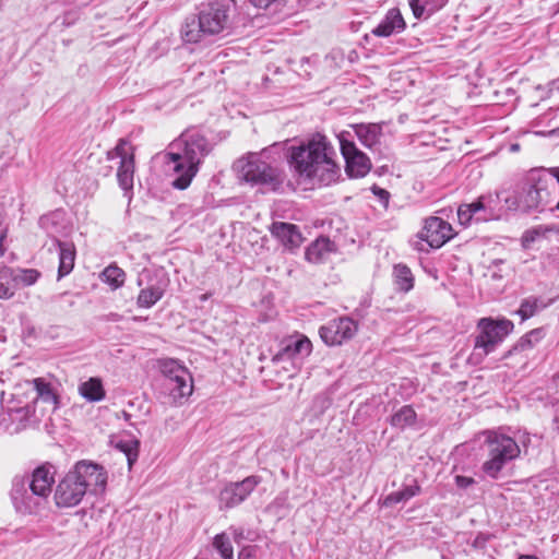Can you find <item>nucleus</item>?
<instances>
[{"mask_svg":"<svg viewBox=\"0 0 559 559\" xmlns=\"http://www.w3.org/2000/svg\"><path fill=\"white\" fill-rule=\"evenodd\" d=\"M453 237L452 226L440 217L431 216L425 221L419 238L431 248H440Z\"/></svg>","mask_w":559,"mask_h":559,"instance_id":"obj_16","label":"nucleus"},{"mask_svg":"<svg viewBox=\"0 0 559 559\" xmlns=\"http://www.w3.org/2000/svg\"><path fill=\"white\" fill-rule=\"evenodd\" d=\"M400 491L401 496H403L404 501H407L420 491V487L416 481H414L413 485L405 486Z\"/></svg>","mask_w":559,"mask_h":559,"instance_id":"obj_40","label":"nucleus"},{"mask_svg":"<svg viewBox=\"0 0 559 559\" xmlns=\"http://www.w3.org/2000/svg\"><path fill=\"white\" fill-rule=\"evenodd\" d=\"M554 86L559 90V78L552 82Z\"/></svg>","mask_w":559,"mask_h":559,"instance_id":"obj_48","label":"nucleus"},{"mask_svg":"<svg viewBox=\"0 0 559 559\" xmlns=\"http://www.w3.org/2000/svg\"><path fill=\"white\" fill-rule=\"evenodd\" d=\"M53 484V476L48 468L40 466L37 467L32 477L28 478V487L33 495L39 500H45L51 492V486Z\"/></svg>","mask_w":559,"mask_h":559,"instance_id":"obj_21","label":"nucleus"},{"mask_svg":"<svg viewBox=\"0 0 559 559\" xmlns=\"http://www.w3.org/2000/svg\"><path fill=\"white\" fill-rule=\"evenodd\" d=\"M13 269L8 266L0 267V299H10L17 290Z\"/></svg>","mask_w":559,"mask_h":559,"instance_id":"obj_27","label":"nucleus"},{"mask_svg":"<svg viewBox=\"0 0 559 559\" xmlns=\"http://www.w3.org/2000/svg\"><path fill=\"white\" fill-rule=\"evenodd\" d=\"M2 241H3V240H0V257H2V255H3V252H4V250H3V248H2Z\"/></svg>","mask_w":559,"mask_h":559,"instance_id":"obj_49","label":"nucleus"},{"mask_svg":"<svg viewBox=\"0 0 559 559\" xmlns=\"http://www.w3.org/2000/svg\"><path fill=\"white\" fill-rule=\"evenodd\" d=\"M406 24L397 8L390 9L382 21L371 31L377 37H389L404 31Z\"/></svg>","mask_w":559,"mask_h":559,"instance_id":"obj_20","label":"nucleus"},{"mask_svg":"<svg viewBox=\"0 0 559 559\" xmlns=\"http://www.w3.org/2000/svg\"><path fill=\"white\" fill-rule=\"evenodd\" d=\"M358 324L348 317H341L329 321L319 330L321 340L329 346L341 345L353 338L357 333Z\"/></svg>","mask_w":559,"mask_h":559,"instance_id":"obj_12","label":"nucleus"},{"mask_svg":"<svg viewBox=\"0 0 559 559\" xmlns=\"http://www.w3.org/2000/svg\"><path fill=\"white\" fill-rule=\"evenodd\" d=\"M136 284L139 287L146 284L145 287L141 288L138 295L136 305L140 308H151L163 298L168 285V280L165 277L153 278L152 272L144 269L139 274Z\"/></svg>","mask_w":559,"mask_h":559,"instance_id":"obj_11","label":"nucleus"},{"mask_svg":"<svg viewBox=\"0 0 559 559\" xmlns=\"http://www.w3.org/2000/svg\"><path fill=\"white\" fill-rule=\"evenodd\" d=\"M485 435L488 459L483 464V471L487 476L497 478L502 468L520 455L521 450L516 441L507 435L497 431H486Z\"/></svg>","mask_w":559,"mask_h":559,"instance_id":"obj_6","label":"nucleus"},{"mask_svg":"<svg viewBox=\"0 0 559 559\" xmlns=\"http://www.w3.org/2000/svg\"><path fill=\"white\" fill-rule=\"evenodd\" d=\"M211 150L205 136L198 132H185L174 140L165 154L166 164L177 176L173 187L179 190L187 189Z\"/></svg>","mask_w":559,"mask_h":559,"instance_id":"obj_2","label":"nucleus"},{"mask_svg":"<svg viewBox=\"0 0 559 559\" xmlns=\"http://www.w3.org/2000/svg\"><path fill=\"white\" fill-rule=\"evenodd\" d=\"M394 283L400 292L407 293L414 287V276L408 266L396 264L393 269Z\"/></svg>","mask_w":559,"mask_h":559,"instance_id":"obj_29","label":"nucleus"},{"mask_svg":"<svg viewBox=\"0 0 559 559\" xmlns=\"http://www.w3.org/2000/svg\"><path fill=\"white\" fill-rule=\"evenodd\" d=\"M336 250L333 241L328 237H319L306 250V259L311 263H322L326 261L332 252Z\"/></svg>","mask_w":559,"mask_h":559,"instance_id":"obj_23","label":"nucleus"},{"mask_svg":"<svg viewBox=\"0 0 559 559\" xmlns=\"http://www.w3.org/2000/svg\"><path fill=\"white\" fill-rule=\"evenodd\" d=\"M372 191H373V193H374L376 195H378L381 200H385V201H388V200H389L390 193H389L386 190H384V189H382V188L373 187Z\"/></svg>","mask_w":559,"mask_h":559,"instance_id":"obj_44","label":"nucleus"},{"mask_svg":"<svg viewBox=\"0 0 559 559\" xmlns=\"http://www.w3.org/2000/svg\"><path fill=\"white\" fill-rule=\"evenodd\" d=\"M107 484L105 468L91 461H80L59 481L55 489V502L58 508H73L80 504L84 496L103 492Z\"/></svg>","mask_w":559,"mask_h":559,"instance_id":"obj_4","label":"nucleus"},{"mask_svg":"<svg viewBox=\"0 0 559 559\" xmlns=\"http://www.w3.org/2000/svg\"><path fill=\"white\" fill-rule=\"evenodd\" d=\"M34 414V409L32 406L26 405L19 408L10 409V417L12 421H17V425L12 429L13 432H19L21 429L25 428L29 423L31 417Z\"/></svg>","mask_w":559,"mask_h":559,"instance_id":"obj_31","label":"nucleus"},{"mask_svg":"<svg viewBox=\"0 0 559 559\" xmlns=\"http://www.w3.org/2000/svg\"><path fill=\"white\" fill-rule=\"evenodd\" d=\"M544 337V331L542 329H534L526 333L520 341L513 346L512 352L525 350L534 347Z\"/></svg>","mask_w":559,"mask_h":559,"instance_id":"obj_33","label":"nucleus"},{"mask_svg":"<svg viewBox=\"0 0 559 559\" xmlns=\"http://www.w3.org/2000/svg\"><path fill=\"white\" fill-rule=\"evenodd\" d=\"M39 226L50 236L58 239V236L66 235L67 231V221L66 213L63 211H53L49 214L43 215L39 218Z\"/></svg>","mask_w":559,"mask_h":559,"instance_id":"obj_22","label":"nucleus"},{"mask_svg":"<svg viewBox=\"0 0 559 559\" xmlns=\"http://www.w3.org/2000/svg\"><path fill=\"white\" fill-rule=\"evenodd\" d=\"M543 308H545V305L538 298L530 297L521 302L518 313L521 316L522 320H526Z\"/></svg>","mask_w":559,"mask_h":559,"instance_id":"obj_38","label":"nucleus"},{"mask_svg":"<svg viewBox=\"0 0 559 559\" xmlns=\"http://www.w3.org/2000/svg\"><path fill=\"white\" fill-rule=\"evenodd\" d=\"M213 547L219 556V558L215 559H234L233 545L225 533L218 534L214 537Z\"/></svg>","mask_w":559,"mask_h":559,"instance_id":"obj_32","label":"nucleus"},{"mask_svg":"<svg viewBox=\"0 0 559 559\" xmlns=\"http://www.w3.org/2000/svg\"><path fill=\"white\" fill-rule=\"evenodd\" d=\"M243 552H245V550L239 552L238 559H243Z\"/></svg>","mask_w":559,"mask_h":559,"instance_id":"obj_51","label":"nucleus"},{"mask_svg":"<svg viewBox=\"0 0 559 559\" xmlns=\"http://www.w3.org/2000/svg\"><path fill=\"white\" fill-rule=\"evenodd\" d=\"M270 231L288 249L298 248L304 241L298 227L290 223L274 222L270 227Z\"/></svg>","mask_w":559,"mask_h":559,"instance_id":"obj_19","label":"nucleus"},{"mask_svg":"<svg viewBox=\"0 0 559 559\" xmlns=\"http://www.w3.org/2000/svg\"><path fill=\"white\" fill-rule=\"evenodd\" d=\"M404 502L403 496H401V491H395L388 495L383 500V506L392 507L396 503Z\"/></svg>","mask_w":559,"mask_h":559,"instance_id":"obj_41","label":"nucleus"},{"mask_svg":"<svg viewBox=\"0 0 559 559\" xmlns=\"http://www.w3.org/2000/svg\"><path fill=\"white\" fill-rule=\"evenodd\" d=\"M254 7L266 9L276 0H249Z\"/></svg>","mask_w":559,"mask_h":559,"instance_id":"obj_43","label":"nucleus"},{"mask_svg":"<svg viewBox=\"0 0 559 559\" xmlns=\"http://www.w3.org/2000/svg\"><path fill=\"white\" fill-rule=\"evenodd\" d=\"M504 202L509 210L523 212L559 210V167L531 171L520 191Z\"/></svg>","mask_w":559,"mask_h":559,"instance_id":"obj_3","label":"nucleus"},{"mask_svg":"<svg viewBox=\"0 0 559 559\" xmlns=\"http://www.w3.org/2000/svg\"><path fill=\"white\" fill-rule=\"evenodd\" d=\"M5 231H7V229L3 225V216L0 213V240H3L5 238Z\"/></svg>","mask_w":559,"mask_h":559,"instance_id":"obj_45","label":"nucleus"},{"mask_svg":"<svg viewBox=\"0 0 559 559\" xmlns=\"http://www.w3.org/2000/svg\"><path fill=\"white\" fill-rule=\"evenodd\" d=\"M511 148H512V151H518L519 150V144H513Z\"/></svg>","mask_w":559,"mask_h":559,"instance_id":"obj_50","label":"nucleus"},{"mask_svg":"<svg viewBox=\"0 0 559 559\" xmlns=\"http://www.w3.org/2000/svg\"><path fill=\"white\" fill-rule=\"evenodd\" d=\"M510 320L495 321L491 318H483L478 321V335L475 337L473 356L483 359L495 350L496 346L513 330Z\"/></svg>","mask_w":559,"mask_h":559,"instance_id":"obj_9","label":"nucleus"},{"mask_svg":"<svg viewBox=\"0 0 559 559\" xmlns=\"http://www.w3.org/2000/svg\"><path fill=\"white\" fill-rule=\"evenodd\" d=\"M13 275L17 288L31 286L35 284L40 276V273L35 269H19L13 270Z\"/></svg>","mask_w":559,"mask_h":559,"instance_id":"obj_35","label":"nucleus"},{"mask_svg":"<svg viewBox=\"0 0 559 559\" xmlns=\"http://www.w3.org/2000/svg\"><path fill=\"white\" fill-rule=\"evenodd\" d=\"M234 0H207L189 15L182 27L181 36L188 43H199L207 36L217 35L229 27Z\"/></svg>","mask_w":559,"mask_h":559,"instance_id":"obj_5","label":"nucleus"},{"mask_svg":"<svg viewBox=\"0 0 559 559\" xmlns=\"http://www.w3.org/2000/svg\"><path fill=\"white\" fill-rule=\"evenodd\" d=\"M32 382L36 390L37 399H40L44 403L51 404L53 408H56L59 403V397L52 385L44 378H35Z\"/></svg>","mask_w":559,"mask_h":559,"instance_id":"obj_28","label":"nucleus"},{"mask_svg":"<svg viewBox=\"0 0 559 559\" xmlns=\"http://www.w3.org/2000/svg\"><path fill=\"white\" fill-rule=\"evenodd\" d=\"M518 559H538L534 555H521Z\"/></svg>","mask_w":559,"mask_h":559,"instance_id":"obj_46","label":"nucleus"},{"mask_svg":"<svg viewBox=\"0 0 559 559\" xmlns=\"http://www.w3.org/2000/svg\"><path fill=\"white\" fill-rule=\"evenodd\" d=\"M490 198L480 197L476 201L462 204L457 209V218L461 225L467 226L473 219L476 222H487L497 217L495 209L491 206Z\"/></svg>","mask_w":559,"mask_h":559,"instance_id":"obj_15","label":"nucleus"},{"mask_svg":"<svg viewBox=\"0 0 559 559\" xmlns=\"http://www.w3.org/2000/svg\"><path fill=\"white\" fill-rule=\"evenodd\" d=\"M55 246L59 250L58 277L61 278L71 273L75 261V247L72 242L56 239Z\"/></svg>","mask_w":559,"mask_h":559,"instance_id":"obj_24","label":"nucleus"},{"mask_svg":"<svg viewBox=\"0 0 559 559\" xmlns=\"http://www.w3.org/2000/svg\"><path fill=\"white\" fill-rule=\"evenodd\" d=\"M10 497L17 512L34 513L39 507V500L29 490L28 478L20 476L14 477Z\"/></svg>","mask_w":559,"mask_h":559,"instance_id":"obj_17","label":"nucleus"},{"mask_svg":"<svg viewBox=\"0 0 559 559\" xmlns=\"http://www.w3.org/2000/svg\"><path fill=\"white\" fill-rule=\"evenodd\" d=\"M448 0H408V4L416 19L432 15L447 4Z\"/></svg>","mask_w":559,"mask_h":559,"instance_id":"obj_26","label":"nucleus"},{"mask_svg":"<svg viewBox=\"0 0 559 559\" xmlns=\"http://www.w3.org/2000/svg\"><path fill=\"white\" fill-rule=\"evenodd\" d=\"M103 280L114 288H118L123 285L126 273L122 269L117 265L107 266L103 273Z\"/></svg>","mask_w":559,"mask_h":559,"instance_id":"obj_37","label":"nucleus"},{"mask_svg":"<svg viewBox=\"0 0 559 559\" xmlns=\"http://www.w3.org/2000/svg\"><path fill=\"white\" fill-rule=\"evenodd\" d=\"M355 132L359 141L369 148L379 142L380 127L376 124H358L355 128Z\"/></svg>","mask_w":559,"mask_h":559,"instance_id":"obj_30","label":"nucleus"},{"mask_svg":"<svg viewBox=\"0 0 559 559\" xmlns=\"http://www.w3.org/2000/svg\"><path fill=\"white\" fill-rule=\"evenodd\" d=\"M290 165L302 178L331 185L340 176L336 152L326 136L316 133L306 142L289 148Z\"/></svg>","mask_w":559,"mask_h":559,"instance_id":"obj_1","label":"nucleus"},{"mask_svg":"<svg viewBox=\"0 0 559 559\" xmlns=\"http://www.w3.org/2000/svg\"><path fill=\"white\" fill-rule=\"evenodd\" d=\"M348 133L338 136L341 153L345 159L346 174L352 178L365 177L371 169L369 157L359 151L355 143L347 139Z\"/></svg>","mask_w":559,"mask_h":559,"instance_id":"obj_10","label":"nucleus"},{"mask_svg":"<svg viewBox=\"0 0 559 559\" xmlns=\"http://www.w3.org/2000/svg\"><path fill=\"white\" fill-rule=\"evenodd\" d=\"M122 414H123V417H124L126 420L130 419L131 415L128 412L123 411Z\"/></svg>","mask_w":559,"mask_h":559,"instance_id":"obj_47","label":"nucleus"},{"mask_svg":"<svg viewBox=\"0 0 559 559\" xmlns=\"http://www.w3.org/2000/svg\"><path fill=\"white\" fill-rule=\"evenodd\" d=\"M416 419V413L411 406H403L391 417V425L403 429L412 425Z\"/></svg>","mask_w":559,"mask_h":559,"instance_id":"obj_34","label":"nucleus"},{"mask_svg":"<svg viewBox=\"0 0 559 559\" xmlns=\"http://www.w3.org/2000/svg\"><path fill=\"white\" fill-rule=\"evenodd\" d=\"M239 176L253 185L266 186L276 190L283 182L281 171L266 162L262 160L258 154H249L236 163Z\"/></svg>","mask_w":559,"mask_h":559,"instance_id":"obj_8","label":"nucleus"},{"mask_svg":"<svg viewBox=\"0 0 559 559\" xmlns=\"http://www.w3.org/2000/svg\"><path fill=\"white\" fill-rule=\"evenodd\" d=\"M79 393L88 402H99L105 399L106 392L99 378H90L79 385Z\"/></svg>","mask_w":559,"mask_h":559,"instance_id":"obj_25","label":"nucleus"},{"mask_svg":"<svg viewBox=\"0 0 559 559\" xmlns=\"http://www.w3.org/2000/svg\"><path fill=\"white\" fill-rule=\"evenodd\" d=\"M116 447L124 453L129 467H131L138 460L140 441L138 439L121 440Z\"/></svg>","mask_w":559,"mask_h":559,"instance_id":"obj_36","label":"nucleus"},{"mask_svg":"<svg viewBox=\"0 0 559 559\" xmlns=\"http://www.w3.org/2000/svg\"><path fill=\"white\" fill-rule=\"evenodd\" d=\"M550 231H557V228L555 226L538 225L526 230L522 238L524 247H527L531 242H534L540 237H545Z\"/></svg>","mask_w":559,"mask_h":559,"instance_id":"obj_39","label":"nucleus"},{"mask_svg":"<svg viewBox=\"0 0 559 559\" xmlns=\"http://www.w3.org/2000/svg\"><path fill=\"white\" fill-rule=\"evenodd\" d=\"M259 476H248L241 481L230 483L222 489L219 503L222 508H234L240 504L260 484Z\"/></svg>","mask_w":559,"mask_h":559,"instance_id":"obj_13","label":"nucleus"},{"mask_svg":"<svg viewBox=\"0 0 559 559\" xmlns=\"http://www.w3.org/2000/svg\"><path fill=\"white\" fill-rule=\"evenodd\" d=\"M129 144L126 140H120L114 152H109V158L114 155L120 157V166L117 171V178L119 186L123 190H131L133 188V176H134V156L133 153H129Z\"/></svg>","mask_w":559,"mask_h":559,"instance_id":"obj_18","label":"nucleus"},{"mask_svg":"<svg viewBox=\"0 0 559 559\" xmlns=\"http://www.w3.org/2000/svg\"><path fill=\"white\" fill-rule=\"evenodd\" d=\"M455 483L461 488H467L468 486H471L474 483V479L471 477H465V476H456Z\"/></svg>","mask_w":559,"mask_h":559,"instance_id":"obj_42","label":"nucleus"},{"mask_svg":"<svg viewBox=\"0 0 559 559\" xmlns=\"http://www.w3.org/2000/svg\"><path fill=\"white\" fill-rule=\"evenodd\" d=\"M312 350V344L306 336L288 338L281 345L280 350L273 356L274 362L290 360L295 369H299L301 361Z\"/></svg>","mask_w":559,"mask_h":559,"instance_id":"obj_14","label":"nucleus"},{"mask_svg":"<svg viewBox=\"0 0 559 559\" xmlns=\"http://www.w3.org/2000/svg\"><path fill=\"white\" fill-rule=\"evenodd\" d=\"M158 367L163 374L162 390L168 395L169 403L179 404L181 400L192 394V377L178 360L160 359Z\"/></svg>","mask_w":559,"mask_h":559,"instance_id":"obj_7","label":"nucleus"}]
</instances>
